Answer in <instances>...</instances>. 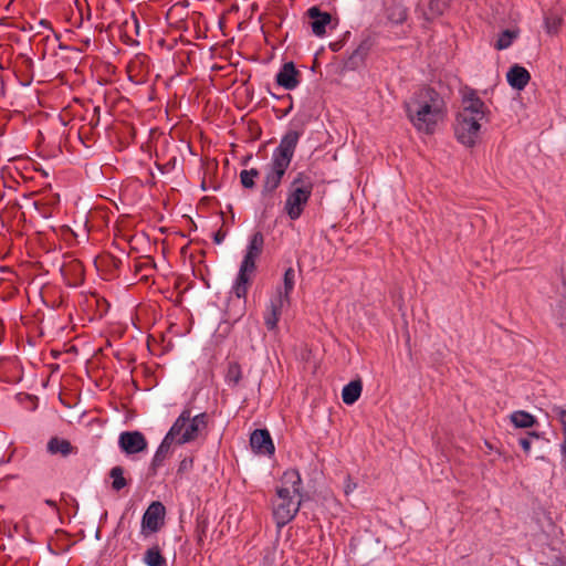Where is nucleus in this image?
<instances>
[{"label": "nucleus", "instance_id": "5", "mask_svg": "<svg viewBox=\"0 0 566 566\" xmlns=\"http://www.w3.org/2000/svg\"><path fill=\"white\" fill-rule=\"evenodd\" d=\"M276 495L277 503L273 504V517L277 527H283L295 517L307 495H296L295 500V495H292L287 488H276Z\"/></svg>", "mask_w": 566, "mask_h": 566}, {"label": "nucleus", "instance_id": "3", "mask_svg": "<svg viewBox=\"0 0 566 566\" xmlns=\"http://www.w3.org/2000/svg\"><path fill=\"white\" fill-rule=\"evenodd\" d=\"M300 137V132L289 130L281 138L279 146L273 150L271 161L264 168V179L261 190L262 198H272L275 190L280 187L292 163Z\"/></svg>", "mask_w": 566, "mask_h": 566}, {"label": "nucleus", "instance_id": "22", "mask_svg": "<svg viewBox=\"0 0 566 566\" xmlns=\"http://www.w3.org/2000/svg\"><path fill=\"white\" fill-rule=\"evenodd\" d=\"M144 563L147 566H168L167 559L161 554L158 545H154L145 552Z\"/></svg>", "mask_w": 566, "mask_h": 566}, {"label": "nucleus", "instance_id": "6", "mask_svg": "<svg viewBox=\"0 0 566 566\" xmlns=\"http://www.w3.org/2000/svg\"><path fill=\"white\" fill-rule=\"evenodd\" d=\"M181 423L178 429V436L176 438V444H185L196 440L201 429L207 427V413L202 412L195 417H191V411L185 409L174 423Z\"/></svg>", "mask_w": 566, "mask_h": 566}, {"label": "nucleus", "instance_id": "41", "mask_svg": "<svg viewBox=\"0 0 566 566\" xmlns=\"http://www.w3.org/2000/svg\"><path fill=\"white\" fill-rule=\"evenodd\" d=\"M285 97L290 101V105L286 106V109L285 112L282 114V116H286L293 108V102H292V96L290 94H286Z\"/></svg>", "mask_w": 566, "mask_h": 566}, {"label": "nucleus", "instance_id": "43", "mask_svg": "<svg viewBox=\"0 0 566 566\" xmlns=\"http://www.w3.org/2000/svg\"><path fill=\"white\" fill-rule=\"evenodd\" d=\"M45 504L57 511V504L55 501L48 499L45 500Z\"/></svg>", "mask_w": 566, "mask_h": 566}, {"label": "nucleus", "instance_id": "32", "mask_svg": "<svg viewBox=\"0 0 566 566\" xmlns=\"http://www.w3.org/2000/svg\"><path fill=\"white\" fill-rule=\"evenodd\" d=\"M365 62V59H363L359 54H357L355 51L352 52V54L344 61L343 63V71H355L359 69Z\"/></svg>", "mask_w": 566, "mask_h": 566}, {"label": "nucleus", "instance_id": "31", "mask_svg": "<svg viewBox=\"0 0 566 566\" xmlns=\"http://www.w3.org/2000/svg\"><path fill=\"white\" fill-rule=\"evenodd\" d=\"M552 413L558 419L562 424L564 441L562 443V451H566V408L562 406H553Z\"/></svg>", "mask_w": 566, "mask_h": 566}, {"label": "nucleus", "instance_id": "35", "mask_svg": "<svg viewBox=\"0 0 566 566\" xmlns=\"http://www.w3.org/2000/svg\"><path fill=\"white\" fill-rule=\"evenodd\" d=\"M145 262H139L135 265V272L136 273H143V277H147L149 275V272L155 269L156 264L154 260L149 256L145 258Z\"/></svg>", "mask_w": 566, "mask_h": 566}, {"label": "nucleus", "instance_id": "34", "mask_svg": "<svg viewBox=\"0 0 566 566\" xmlns=\"http://www.w3.org/2000/svg\"><path fill=\"white\" fill-rule=\"evenodd\" d=\"M59 201V197L54 196L51 201L49 202H41L35 201L34 207L35 209L44 217L49 218L52 214L51 208Z\"/></svg>", "mask_w": 566, "mask_h": 566}, {"label": "nucleus", "instance_id": "14", "mask_svg": "<svg viewBox=\"0 0 566 566\" xmlns=\"http://www.w3.org/2000/svg\"><path fill=\"white\" fill-rule=\"evenodd\" d=\"M310 19V25L316 36H322L326 33V27L332 22V15L328 12L322 11L318 7H311L306 11Z\"/></svg>", "mask_w": 566, "mask_h": 566}, {"label": "nucleus", "instance_id": "17", "mask_svg": "<svg viewBox=\"0 0 566 566\" xmlns=\"http://www.w3.org/2000/svg\"><path fill=\"white\" fill-rule=\"evenodd\" d=\"M281 482L282 485L280 488H287L291 490L292 495L305 494L302 489V479L297 470H286L282 475Z\"/></svg>", "mask_w": 566, "mask_h": 566}, {"label": "nucleus", "instance_id": "28", "mask_svg": "<svg viewBox=\"0 0 566 566\" xmlns=\"http://www.w3.org/2000/svg\"><path fill=\"white\" fill-rule=\"evenodd\" d=\"M284 290L282 291V296L284 300H286V303H290V294L294 289L295 283V271L293 268H289L284 272Z\"/></svg>", "mask_w": 566, "mask_h": 566}, {"label": "nucleus", "instance_id": "23", "mask_svg": "<svg viewBox=\"0 0 566 566\" xmlns=\"http://www.w3.org/2000/svg\"><path fill=\"white\" fill-rule=\"evenodd\" d=\"M510 418L516 428H531L537 422L533 415L523 410L514 411Z\"/></svg>", "mask_w": 566, "mask_h": 566}, {"label": "nucleus", "instance_id": "8", "mask_svg": "<svg viewBox=\"0 0 566 566\" xmlns=\"http://www.w3.org/2000/svg\"><path fill=\"white\" fill-rule=\"evenodd\" d=\"M118 447L126 455H133L144 452L148 442L140 431H123L118 437Z\"/></svg>", "mask_w": 566, "mask_h": 566}, {"label": "nucleus", "instance_id": "10", "mask_svg": "<svg viewBox=\"0 0 566 566\" xmlns=\"http://www.w3.org/2000/svg\"><path fill=\"white\" fill-rule=\"evenodd\" d=\"M264 247V235L262 232H254L247 247V253L241 262V268L244 270L255 271V260L261 255Z\"/></svg>", "mask_w": 566, "mask_h": 566}, {"label": "nucleus", "instance_id": "30", "mask_svg": "<svg viewBox=\"0 0 566 566\" xmlns=\"http://www.w3.org/2000/svg\"><path fill=\"white\" fill-rule=\"evenodd\" d=\"M260 175L256 168H251L249 170H242L240 172V181L241 185L247 189H252L255 187L254 179Z\"/></svg>", "mask_w": 566, "mask_h": 566}, {"label": "nucleus", "instance_id": "26", "mask_svg": "<svg viewBox=\"0 0 566 566\" xmlns=\"http://www.w3.org/2000/svg\"><path fill=\"white\" fill-rule=\"evenodd\" d=\"M518 36V31L517 30H510V29H506L504 31H502L500 34H499V38L494 44V48L499 51L501 50H505L507 49L509 46H511V44L513 43V41Z\"/></svg>", "mask_w": 566, "mask_h": 566}, {"label": "nucleus", "instance_id": "42", "mask_svg": "<svg viewBox=\"0 0 566 566\" xmlns=\"http://www.w3.org/2000/svg\"><path fill=\"white\" fill-rule=\"evenodd\" d=\"M343 44L340 42H334L329 44V48L333 52H337L342 49Z\"/></svg>", "mask_w": 566, "mask_h": 566}, {"label": "nucleus", "instance_id": "19", "mask_svg": "<svg viewBox=\"0 0 566 566\" xmlns=\"http://www.w3.org/2000/svg\"><path fill=\"white\" fill-rule=\"evenodd\" d=\"M253 272L254 271L244 270L243 268L240 266L238 277L232 287V292L235 294L238 298H245L250 285V274Z\"/></svg>", "mask_w": 566, "mask_h": 566}, {"label": "nucleus", "instance_id": "2", "mask_svg": "<svg viewBox=\"0 0 566 566\" xmlns=\"http://www.w3.org/2000/svg\"><path fill=\"white\" fill-rule=\"evenodd\" d=\"M490 109L478 96L476 91L465 87L462 92L461 109L454 124V135L459 143L467 147L475 146L481 130L480 122L489 120Z\"/></svg>", "mask_w": 566, "mask_h": 566}, {"label": "nucleus", "instance_id": "27", "mask_svg": "<svg viewBox=\"0 0 566 566\" xmlns=\"http://www.w3.org/2000/svg\"><path fill=\"white\" fill-rule=\"evenodd\" d=\"M208 527H209L208 517L205 516L203 514L198 515L197 516V521H196V531H195V533H196L197 544L199 546L203 545L205 538L207 536Z\"/></svg>", "mask_w": 566, "mask_h": 566}, {"label": "nucleus", "instance_id": "9", "mask_svg": "<svg viewBox=\"0 0 566 566\" xmlns=\"http://www.w3.org/2000/svg\"><path fill=\"white\" fill-rule=\"evenodd\" d=\"M181 421L174 423L169 431L166 433L165 438L163 439L161 443L157 448L154 458L150 463V470L156 473L157 470L163 467L165 460L170 455L171 453V444L176 443V438L178 436V429L180 427Z\"/></svg>", "mask_w": 566, "mask_h": 566}, {"label": "nucleus", "instance_id": "4", "mask_svg": "<svg viewBox=\"0 0 566 566\" xmlns=\"http://www.w3.org/2000/svg\"><path fill=\"white\" fill-rule=\"evenodd\" d=\"M314 188L312 177L305 172L300 171L290 182L284 203V212L287 217L295 221L304 212Z\"/></svg>", "mask_w": 566, "mask_h": 566}, {"label": "nucleus", "instance_id": "29", "mask_svg": "<svg viewBox=\"0 0 566 566\" xmlns=\"http://www.w3.org/2000/svg\"><path fill=\"white\" fill-rule=\"evenodd\" d=\"M563 23V19L554 13L547 14L544 18V24L548 34H557Z\"/></svg>", "mask_w": 566, "mask_h": 566}, {"label": "nucleus", "instance_id": "12", "mask_svg": "<svg viewBox=\"0 0 566 566\" xmlns=\"http://www.w3.org/2000/svg\"><path fill=\"white\" fill-rule=\"evenodd\" d=\"M250 446L255 453L271 455L274 444L268 429H255L250 436Z\"/></svg>", "mask_w": 566, "mask_h": 566}, {"label": "nucleus", "instance_id": "46", "mask_svg": "<svg viewBox=\"0 0 566 566\" xmlns=\"http://www.w3.org/2000/svg\"><path fill=\"white\" fill-rule=\"evenodd\" d=\"M353 490L350 484L346 485L345 493L348 494Z\"/></svg>", "mask_w": 566, "mask_h": 566}, {"label": "nucleus", "instance_id": "16", "mask_svg": "<svg viewBox=\"0 0 566 566\" xmlns=\"http://www.w3.org/2000/svg\"><path fill=\"white\" fill-rule=\"evenodd\" d=\"M46 450L51 454H61L64 458L77 452V448L74 447L69 440L59 437H52L49 440Z\"/></svg>", "mask_w": 566, "mask_h": 566}, {"label": "nucleus", "instance_id": "33", "mask_svg": "<svg viewBox=\"0 0 566 566\" xmlns=\"http://www.w3.org/2000/svg\"><path fill=\"white\" fill-rule=\"evenodd\" d=\"M374 44L375 40L370 35H366L354 51L363 59H366Z\"/></svg>", "mask_w": 566, "mask_h": 566}, {"label": "nucleus", "instance_id": "1", "mask_svg": "<svg viewBox=\"0 0 566 566\" xmlns=\"http://www.w3.org/2000/svg\"><path fill=\"white\" fill-rule=\"evenodd\" d=\"M406 115L413 127L427 135L436 132L438 123L443 119L446 103L434 88L419 87L409 99L405 101Z\"/></svg>", "mask_w": 566, "mask_h": 566}, {"label": "nucleus", "instance_id": "39", "mask_svg": "<svg viewBox=\"0 0 566 566\" xmlns=\"http://www.w3.org/2000/svg\"><path fill=\"white\" fill-rule=\"evenodd\" d=\"M93 112H94V114H93V118L91 119V124L93 126H96V125H98V122H99V107L98 106L94 107Z\"/></svg>", "mask_w": 566, "mask_h": 566}, {"label": "nucleus", "instance_id": "36", "mask_svg": "<svg viewBox=\"0 0 566 566\" xmlns=\"http://www.w3.org/2000/svg\"><path fill=\"white\" fill-rule=\"evenodd\" d=\"M535 438V439H538L539 438V433L537 432H527V436L526 437H522L518 439V443L520 446L522 447V449L528 453L531 451V444H532V439Z\"/></svg>", "mask_w": 566, "mask_h": 566}, {"label": "nucleus", "instance_id": "47", "mask_svg": "<svg viewBox=\"0 0 566 566\" xmlns=\"http://www.w3.org/2000/svg\"><path fill=\"white\" fill-rule=\"evenodd\" d=\"M96 537L99 538V531H96Z\"/></svg>", "mask_w": 566, "mask_h": 566}, {"label": "nucleus", "instance_id": "24", "mask_svg": "<svg viewBox=\"0 0 566 566\" xmlns=\"http://www.w3.org/2000/svg\"><path fill=\"white\" fill-rule=\"evenodd\" d=\"M449 3L450 0H430L428 11L423 13L426 20L431 21L443 14Z\"/></svg>", "mask_w": 566, "mask_h": 566}, {"label": "nucleus", "instance_id": "11", "mask_svg": "<svg viewBox=\"0 0 566 566\" xmlns=\"http://www.w3.org/2000/svg\"><path fill=\"white\" fill-rule=\"evenodd\" d=\"M286 303V300L282 296V291L279 290L277 293L270 300V303L264 312V325L269 331H275L277 328V323L282 315V311Z\"/></svg>", "mask_w": 566, "mask_h": 566}, {"label": "nucleus", "instance_id": "45", "mask_svg": "<svg viewBox=\"0 0 566 566\" xmlns=\"http://www.w3.org/2000/svg\"><path fill=\"white\" fill-rule=\"evenodd\" d=\"M40 24H41L42 27H45V28H51L50 22H49V21H46V20H41V21H40Z\"/></svg>", "mask_w": 566, "mask_h": 566}, {"label": "nucleus", "instance_id": "44", "mask_svg": "<svg viewBox=\"0 0 566 566\" xmlns=\"http://www.w3.org/2000/svg\"><path fill=\"white\" fill-rule=\"evenodd\" d=\"M552 566H566V562L562 559H556Z\"/></svg>", "mask_w": 566, "mask_h": 566}, {"label": "nucleus", "instance_id": "18", "mask_svg": "<svg viewBox=\"0 0 566 566\" xmlns=\"http://www.w3.org/2000/svg\"><path fill=\"white\" fill-rule=\"evenodd\" d=\"M361 390H363V382L359 378L354 379L350 382H348L343 388V391H342V399H343L344 403H346L348 406L355 403L359 399V397L361 395Z\"/></svg>", "mask_w": 566, "mask_h": 566}, {"label": "nucleus", "instance_id": "38", "mask_svg": "<svg viewBox=\"0 0 566 566\" xmlns=\"http://www.w3.org/2000/svg\"><path fill=\"white\" fill-rule=\"evenodd\" d=\"M227 235V232L223 231L222 229L218 230L214 234H213V242L216 244H220L223 242L224 238Z\"/></svg>", "mask_w": 566, "mask_h": 566}, {"label": "nucleus", "instance_id": "13", "mask_svg": "<svg viewBox=\"0 0 566 566\" xmlns=\"http://www.w3.org/2000/svg\"><path fill=\"white\" fill-rule=\"evenodd\" d=\"M301 73L293 62H286L282 65L275 76L276 84L286 91L294 90L300 84Z\"/></svg>", "mask_w": 566, "mask_h": 566}, {"label": "nucleus", "instance_id": "21", "mask_svg": "<svg viewBox=\"0 0 566 566\" xmlns=\"http://www.w3.org/2000/svg\"><path fill=\"white\" fill-rule=\"evenodd\" d=\"M224 379L228 386L232 389L241 385L243 373L238 361H229Z\"/></svg>", "mask_w": 566, "mask_h": 566}, {"label": "nucleus", "instance_id": "7", "mask_svg": "<svg viewBox=\"0 0 566 566\" xmlns=\"http://www.w3.org/2000/svg\"><path fill=\"white\" fill-rule=\"evenodd\" d=\"M165 514L166 507L161 502H151L142 518V534L147 536L158 532L164 525Z\"/></svg>", "mask_w": 566, "mask_h": 566}, {"label": "nucleus", "instance_id": "40", "mask_svg": "<svg viewBox=\"0 0 566 566\" xmlns=\"http://www.w3.org/2000/svg\"><path fill=\"white\" fill-rule=\"evenodd\" d=\"M407 19V13L405 10H399L398 17L395 19L397 23H401Z\"/></svg>", "mask_w": 566, "mask_h": 566}, {"label": "nucleus", "instance_id": "15", "mask_svg": "<svg viewBox=\"0 0 566 566\" xmlns=\"http://www.w3.org/2000/svg\"><path fill=\"white\" fill-rule=\"evenodd\" d=\"M506 80L513 88L522 91L528 84L531 74L525 67L515 64L506 73Z\"/></svg>", "mask_w": 566, "mask_h": 566}, {"label": "nucleus", "instance_id": "37", "mask_svg": "<svg viewBox=\"0 0 566 566\" xmlns=\"http://www.w3.org/2000/svg\"><path fill=\"white\" fill-rule=\"evenodd\" d=\"M193 467V459L192 458H185L180 461L177 473L184 474L188 471H190Z\"/></svg>", "mask_w": 566, "mask_h": 566}, {"label": "nucleus", "instance_id": "20", "mask_svg": "<svg viewBox=\"0 0 566 566\" xmlns=\"http://www.w3.org/2000/svg\"><path fill=\"white\" fill-rule=\"evenodd\" d=\"M64 276H67L69 273H72V281H69V284L72 286H77L83 282V266L82 263L77 260H73L70 263L65 264L61 269Z\"/></svg>", "mask_w": 566, "mask_h": 566}, {"label": "nucleus", "instance_id": "25", "mask_svg": "<svg viewBox=\"0 0 566 566\" xmlns=\"http://www.w3.org/2000/svg\"><path fill=\"white\" fill-rule=\"evenodd\" d=\"M124 468L120 465L113 467L109 470V478L112 479V489L116 492L123 490L128 485V481L124 476Z\"/></svg>", "mask_w": 566, "mask_h": 566}]
</instances>
